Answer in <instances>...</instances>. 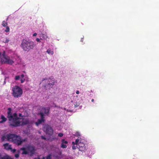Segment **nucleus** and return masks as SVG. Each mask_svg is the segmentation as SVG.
Masks as SVG:
<instances>
[{
    "instance_id": "58836bf2",
    "label": "nucleus",
    "mask_w": 159,
    "mask_h": 159,
    "mask_svg": "<svg viewBox=\"0 0 159 159\" xmlns=\"http://www.w3.org/2000/svg\"><path fill=\"white\" fill-rule=\"evenodd\" d=\"M91 101L92 102H93L94 101V99H92L91 100Z\"/></svg>"
},
{
    "instance_id": "1a4fd4ad",
    "label": "nucleus",
    "mask_w": 159,
    "mask_h": 159,
    "mask_svg": "<svg viewBox=\"0 0 159 159\" xmlns=\"http://www.w3.org/2000/svg\"><path fill=\"white\" fill-rule=\"evenodd\" d=\"M79 147H77L79 149V150L82 152H84L86 150V148L85 144L81 142H79L78 144Z\"/></svg>"
},
{
    "instance_id": "c756f323",
    "label": "nucleus",
    "mask_w": 159,
    "mask_h": 159,
    "mask_svg": "<svg viewBox=\"0 0 159 159\" xmlns=\"http://www.w3.org/2000/svg\"><path fill=\"white\" fill-rule=\"evenodd\" d=\"M15 157L16 158H18L19 157V154H16L15 155Z\"/></svg>"
},
{
    "instance_id": "20e7f679",
    "label": "nucleus",
    "mask_w": 159,
    "mask_h": 159,
    "mask_svg": "<svg viewBox=\"0 0 159 159\" xmlns=\"http://www.w3.org/2000/svg\"><path fill=\"white\" fill-rule=\"evenodd\" d=\"M0 61L2 64H7L12 65L14 61L10 57L5 54V52L4 51L2 54L0 53Z\"/></svg>"
},
{
    "instance_id": "72a5a7b5",
    "label": "nucleus",
    "mask_w": 159,
    "mask_h": 159,
    "mask_svg": "<svg viewBox=\"0 0 159 159\" xmlns=\"http://www.w3.org/2000/svg\"><path fill=\"white\" fill-rule=\"evenodd\" d=\"M40 39H39V38H37V39H36V41H37L38 42H40Z\"/></svg>"
},
{
    "instance_id": "39448f33",
    "label": "nucleus",
    "mask_w": 159,
    "mask_h": 159,
    "mask_svg": "<svg viewBox=\"0 0 159 159\" xmlns=\"http://www.w3.org/2000/svg\"><path fill=\"white\" fill-rule=\"evenodd\" d=\"M20 150L23 151L22 153V154H29V155L32 156L35 153V149L34 147L30 145H28L26 148L22 147L20 148Z\"/></svg>"
},
{
    "instance_id": "f3484780",
    "label": "nucleus",
    "mask_w": 159,
    "mask_h": 159,
    "mask_svg": "<svg viewBox=\"0 0 159 159\" xmlns=\"http://www.w3.org/2000/svg\"><path fill=\"white\" fill-rule=\"evenodd\" d=\"M39 114L40 115L41 117V119L43 120H45L44 114L43 112H40Z\"/></svg>"
},
{
    "instance_id": "4468645a",
    "label": "nucleus",
    "mask_w": 159,
    "mask_h": 159,
    "mask_svg": "<svg viewBox=\"0 0 159 159\" xmlns=\"http://www.w3.org/2000/svg\"><path fill=\"white\" fill-rule=\"evenodd\" d=\"M40 37L41 40L46 39L48 38V36L45 34H40Z\"/></svg>"
},
{
    "instance_id": "9b49d317",
    "label": "nucleus",
    "mask_w": 159,
    "mask_h": 159,
    "mask_svg": "<svg viewBox=\"0 0 159 159\" xmlns=\"http://www.w3.org/2000/svg\"><path fill=\"white\" fill-rule=\"evenodd\" d=\"M22 119V125H25L30 123L28 118H23Z\"/></svg>"
},
{
    "instance_id": "a878e982",
    "label": "nucleus",
    "mask_w": 159,
    "mask_h": 159,
    "mask_svg": "<svg viewBox=\"0 0 159 159\" xmlns=\"http://www.w3.org/2000/svg\"><path fill=\"white\" fill-rule=\"evenodd\" d=\"M46 159H52L51 155H49L46 157Z\"/></svg>"
},
{
    "instance_id": "37998d69",
    "label": "nucleus",
    "mask_w": 159,
    "mask_h": 159,
    "mask_svg": "<svg viewBox=\"0 0 159 159\" xmlns=\"http://www.w3.org/2000/svg\"><path fill=\"white\" fill-rule=\"evenodd\" d=\"M38 159H40V158H38Z\"/></svg>"
},
{
    "instance_id": "bb28decb",
    "label": "nucleus",
    "mask_w": 159,
    "mask_h": 159,
    "mask_svg": "<svg viewBox=\"0 0 159 159\" xmlns=\"http://www.w3.org/2000/svg\"><path fill=\"white\" fill-rule=\"evenodd\" d=\"M10 150L13 153L15 152L16 151V149H12L11 148V149H10Z\"/></svg>"
},
{
    "instance_id": "aec40b11",
    "label": "nucleus",
    "mask_w": 159,
    "mask_h": 159,
    "mask_svg": "<svg viewBox=\"0 0 159 159\" xmlns=\"http://www.w3.org/2000/svg\"><path fill=\"white\" fill-rule=\"evenodd\" d=\"M7 23L5 22V21H3L2 22V25L3 27H5L7 25Z\"/></svg>"
},
{
    "instance_id": "412c9836",
    "label": "nucleus",
    "mask_w": 159,
    "mask_h": 159,
    "mask_svg": "<svg viewBox=\"0 0 159 159\" xmlns=\"http://www.w3.org/2000/svg\"><path fill=\"white\" fill-rule=\"evenodd\" d=\"M61 143L67 144L68 143V142L67 141H66L64 139H62L61 140Z\"/></svg>"
},
{
    "instance_id": "c85d7f7f",
    "label": "nucleus",
    "mask_w": 159,
    "mask_h": 159,
    "mask_svg": "<svg viewBox=\"0 0 159 159\" xmlns=\"http://www.w3.org/2000/svg\"><path fill=\"white\" fill-rule=\"evenodd\" d=\"M63 134L61 133H60L58 134V136L60 137H62L63 136Z\"/></svg>"
},
{
    "instance_id": "f03ea898",
    "label": "nucleus",
    "mask_w": 159,
    "mask_h": 159,
    "mask_svg": "<svg viewBox=\"0 0 159 159\" xmlns=\"http://www.w3.org/2000/svg\"><path fill=\"white\" fill-rule=\"evenodd\" d=\"M7 138L8 141H11L18 146L21 145L23 142L27 140V138L22 139L20 136L11 134H7Z\"/></svg>"
},
{
    "instance_id": "ddd939ff",
    "label": "nucleus",
    "mask_w": 159,
    "mask_h": 159,
    "mask_svg": "<svg viewBox=\"0 0 159 159\" xmlns=\"http://www.w3.org/2000/svg\"><path fill=\"white\" fill-rule=\"evenodd\" d=\"M0 159H13L11 157L8 155H6L3 157H2L1 154H0Z\"/></svg>"
},
{
    "instance_id": "6ab92c4d",
    "label": "nucleus",
    "mask_w": 159,
    "mask_h": 159,
    "mask_svg": "<svg viewBox=\"0 0 159 159\" xmlns=\"http://www.w3.org/2000/svg\"><path fill=\"white\" fill-rule=\"evenodd\" d=\"M47 52L48 54H50L51 55H53L54 53L53 52V51H51V50L50 49H48L47 51Z\"/></svg>"
},
{
    "instance_id": "6e6552de",
    "label": "nucleus",
    "mask_w": 159,
    "mask_h": 159,
    "mask_svg": "<svg viewBox=\"0 0 159 159\" xmlns=\"http://www.w3.org/2000/svg\"><path fill=\"white\" fill-rule=\"evenodd\" d=\"M43 130L48 135H52L53 134V130L52 127L48 125H45L43 127Z\"/></svg>"
},
{
    "instance_id": "2eb2a0df",
    "label": "nucleus",
    "mask_w": 159,
    "mask_h": 159,
    "mask_svg": "<svg viewBox=\"0 0 159 159\" xmlns=\"http://www.w3.org/2000/svg\"><path fill=\"white\" fill-rule=\"evenodd\" d=\"M1 119H2V120L0 121V123H2L6 122L7 120V119L3 115H2L1 116Z\"/></svg>"
},
{
    "instance_id": "f257e3e1",
    "label": "nucleus",
    "mask_w": 159,
    "mask_h": 159,
    "mask_svg": "<svg viewBox=\"0 0 159 159\" xmlns=\"http://www.w3.org/2000/svg\"><path fill=\"white\" fill-rule=\"evenodd\" d=\"M11 111V108H8L7 117L9 121V126L12 128L20 126V125L21 122L19 120V118L17 116V114L15 113L12 114Z\"/></svg>"
},
{
    "instance_id": "b1692460",
    "label": "nucleus",
    "mask_w": 159,
    "mask_h": 159,
    "mask_svg": "<svg viewBox=\"0 0 159 159\" xmlns=\"http://www.w3.org/2000/svg\"><path fill=\"white\" fill-rule=\"evenodd\" d=\"M61 147L63 148H66L67 147V146L64 144L61 143Z\"/></svg>"
},
{
    "instance_id": "4be33fe9",
    "label": "nucleus",
    "mask_w": 159,
    "mask_h": 159,
    "mask_svg": "<svg viewBox=\"0 0 159 159\" xmlns=\"http://www.w3.org/2000/svg\"><path fill=\"white\" fill-rule=\"evenodd\" d=\"M9 41V40L7 39V38H5V39H3V42L4 43H8Z\"/></svg>"
},
{
    "instance_id": "c9c22d12",
    "label": "nucleus",
    "mask_w": 159,
    "mask_h": 159,
    "mask_svg": "<svg viewBox=\"0 0 159 159\" xmlns=\"http://www.w3.org/2000/svg\"><path fill=\"white\" fill-rule=\"evenodd\" d=\"M37 35V34L36 33H34L33 34V36H35Z\"/></svg>"
},
{
    "instance_id": "0eeeda50",
    "label": "nucleus",
    "mask_w": 159,
    "mask_h": 159,
    "mask_svg": "<svg viewBox=\"0 0 159 159\" xmlns=\"http://www.w3.org/2000/svg\"><path fill=\"white\" fill-rule=\"evenodd\" d=\"M45 81V84L44 85L46 90L50 89L54 85L55 80L53 78H45L43 79V81Z\"/></svg>"
},
{
    "instance_id": "2f4dec72",
    "label": "nucleus",
    "mask_w": 159,
    "mask_h": 159,
    "mask_svg": "<svg viewBox=\"0 0 159 159\" xmlns=\"http://www.w3.org/2000/svg\"><path fill=\"white\" fill-rule=\"evenodd\" d=\"M25 81V79H22L21 80V83H22L24 82Z\"/></svg>"
},
{
    "instance_id": "f8f14e48",
    "label": "nucleus",
    "mask_w": 159,
    "mask_h": 159,
    "mask_svg": "<svg viewBox=\"0 0 159 159\" xmlns=\"http://www.w3.org/2000/svg\"><path fill=\"white\" fill-rule=\"evenodd\" d=\"M3 146L4 147V149L7 150H9L11 149V145L9 144L8 143H6L3 144Z\"/></svg>"
},
{
    "instance_id": "a19ab883",
    "label": "nucleus",
    "mask_w": 159,
    "mask_h": 159,
    "mask_svg": "<svg viewBox=\"0 0 159 159\" xmlns=\"http://www.w3.org/2000/svg\"><path fill=\"white\" fill-rule=\"evenodd\" d=\"M21 115V114H19V116H20Z\"/></svg>"
},
{
    "instance_id": "cd10ccee",
    "label": "nucleus",
    "mask_w": 159,
    "mask_h": 159,
    "mask_svg": "<svg viewBox=\"0 0 159 159\" xmlns=\"http://www.w3.org/2000/svg\"><path fill=\"white\" fill-rule=\"evenodd\" d=\"M5 139H7V136L6 137L4 136H2L1 138L2 141H4L5 140Z\"/></svg>"
},
{
    "instance_id": "dca6fc26",
    "label": "nucleus",
    "mask_w": 159,
    "mask_h": 159,
    "mask_svg": "<svg viewBox=\"0 0 159 159\" xmlns=\"http://www.w3.org/2000/svg\"><path fill=\"white\" fill-rule=\"evenodd\" d=\"M45 120H43L41 119H38L37 121L35 123L36 125L38 126L39 125L41 124L43 122H44Z\"/></svg>"
},
{
    "instance_id": "a211bd4d",
    "label": "nucleus",
    "mask_w": 159,
    "mask_h": 159,
    "mask_svg": "<svg viewBox=\"0 0 159 159\" xmlns=\"http://www.w3.org/2000/svg\"><path fill=\"white\" fill-rule=\"evenodd\" d=\"M79 139H77L76 140L75 142H72V145H78V144H79Z\"/></svg>"
},
{
    "instance_id": "ea45409f",
    "label": "nucleus",
    "mask_w": 159,
    "mask_h": 159,
    "mask_svg": "<svg viewBox=\"0 0 159 159\" xmlns=\"http://www.w3.org/2000/svg\"><path fill=\"white\" fill-rule=\"evenodd\" d=\"M45 159V157H42V159Z\"/></svg>"
},
{
    "instance_id": "423d86ee",
    "label": "nucleus",
    "mask_w": 159,
    "mask_h": 159,
    "mask_svg": "<svg viewBox=\"0 0 159 159\" xmlns=\"http://www.w3.org/2000/svg\"><path fill=\"white\" fill-rule=\"evenodd\" d=\"M12 96L16 98L20 97L23 93L22 89L17 85H15L12 87Z\"/></svg>"
},
{
    "instance_id": "4c0bfd02",
    "label": "nucleus",
    "mask_w": 159,
    "mask_h": 159,
    "mask_svg": "<svg viewBox=\"0 0 159 159\" xmlns=\"http://www.w3.org/2000/svg\"><path fill=\"white\" fill-rule=\"evenodd\" d=\"M78 106V105H75V107H77Z\"/></svg>"
},
{
    "instance_id": "5701e85b",
    "label": "nucleus",
    "mask_w": 159,
    "mask_h": 159,
    "mask_svg": "<svg viewBox=\"0 0 159 159\" xmlns=\"http://www.w3.org/2000/svg\"><path fill=\"white\" fill-rule=\"evenodd\" d=\"M10 31L9 27L8 26H7L6 29L5 30V31L6 32H9Z\"/></svg>"
},
{
    "instance_id": "e433bc0d",
    "label": "nucleus",
    "mask_w": 159,
    "mask_h": 159,
    "mask_svg": "<svg viewBox=\"0 0 159 159\" xmlns=\"http://www.w3.org/2000/svg\"><path fill=\"white\" fill-rule=\"evenodd\" d=\"M76 93L77 94H79V91L78 90H77V91H76Z\"/></svg>"
},
{
    "instance_id": "7ed1b4c3",
    "label": "nucleus",
    "mask_w": 159,
    "mask_h": 159,
    "mask_svg": "<svg viewBox=\"0 0 159 159\" xmlns=\"http://www.w3.org/2000/svg\"><path fill=\"white\" fill-rule=\"evenodd\" d=\"M34 46V43L33 42L29 41L25 39L22 40L21 45V47L23 50L27 52L33 49Z\"/></svg>"
},
{
    "instance_id": "79ce46f5",
    "label": "nucleus",
    "mask_w": 159,
    "mask_h": 159,
    "mask_svg": "<svg viewBox=\"0 0 159 159\" xmlns=\"http://www.w3.org/2000/svg\"><path fill=\"white\" fill-rule=\"evenodd\" d=\"M81 41H82V42H83V40H82V39H81Z\"/></svg>"
},
{
    "instance_id": "473e14b6",
    "label": "nucleus",
    "mask_w": 159,
    "mask_h": 159,
    "mask_svg": "<svg viewBox=\"0 0 159 159\" xmlns=\"http://www.w3.org/2000/svg\"><path fill=\"white\" fill-rule=\"evenodd\" d=\"M41 138L42 139H44L45 140H46V138L43 136H41Z\"/></svg>"
},
{
    "instance_id": "f704fd0d",
    "label": "nucleus",
    "mask_w": 159,
    "mask_h": 159,
    "mask_svg": "<svg viewBox=\"0 0 159 159\" xmlns=\"http://www.w3.org/2000/svg\"><path fill=\"white\" fill-rule=\"evenodd\" d=\"M24 77V74H22L20 77H21L22 78H23Z\"/></svg>"
},
{
    "instance_id": "9d476101",
    "label": "nucleus",
    "mask_w": 159,
    "mask_h": 159,
    "mask_svg": "<svg viewBox=\"0 0 159 159\" xmlns=\"http://www.w3.org/2000/svg\"><path fill=\"white\" fill-rule=\"evenodd\" d=\"M50 111V108L49 107L46 108L44 107L42 108L41 109L42 112H43V114H45L47 115H48L49 114V111Z\"/></svg>"
},
{
    "instance_id": "393cba45",
    "label": "nucleus",
    "mask_w": 159,
    "mask_h": 159,
    "mask_svg": "<svg viewBox=\"0 0 159 159\" xmlns=\"http://www.w3.org/2000/svg\"><path fill=\"white\" fill-rule=\"evenodd\" d=\"M20 75H16L15 77V80H18L20 79Z\"/></svg>"
},
{
    "instance_id": "7c9ffc66",
    "label": "nucleus",
    "mask_w": 159,
    "mask_h": 159,
    "mask_svg": "<svg viewBox=\"0 0 159 159\" xmlns=\"http://www.w3.org/2000/svg\"><path fill=\"white\" fill-rule=\"evenodd\" d=\"M73 146H72V149L73 150H75L76 149V147L75 146V145H73Z\"/></svg>"
}]
</instances>
